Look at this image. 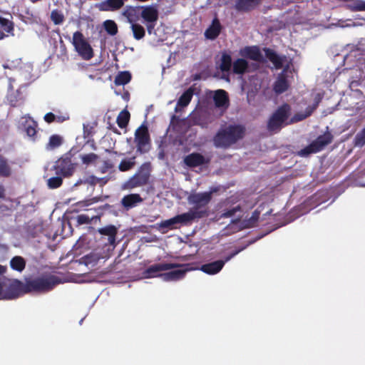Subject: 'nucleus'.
<instances>
[{
	"label": "nucleus",
	"instance_id": "55",
	"mask_svg": "<svg viewBox=\"0 0 365 365\" xmlns=\"http://www.w3.org/2000/svg\"><path fill=\"white\" fill-rule=\"evenodd\" d=\"M156 22H146V28L149 34H151L155 29Z\"/></svg>",
	"mask_w": 365,
	"mask_h": 365
},
{
	"label": "nucleus",
	"instance_id": "10",
	"mask_svg": "<svg viewBox=\"0 0 365 365\" xmlns=\"http://www.w3.org/2000/svg\"><path fill=\"white\" fill-rule=\"evenodd\" d=\"M202 217V212L191 210L190 209L187 212L178 215L173 218L162 222L161 227L171 228L175 224L187 225L196 219H201Z\"/></svg>",
	"mask_w": 365,
	"mask_h": 365
},
{
	"label": "nucleus",
	"instance_id": "48",
	"mask_svg": "<svg viewBox=\"0 0 365 365\" xmlns=\"http://www.w3.org/2000/svg\"><path fill=\"white\" fill-rule=\"evenodd\" d=\"M36 127H37V124H36V123L35 121H33L31 123V124L27 125L26 127V134L29 137L35 136L36 134Z\"/></svg>",
	"mask_w": 365,
	"mask_h": 365
},
{
	"label": "nucleus",
	"instance_id": "57",
	"mask_svg": "<svg viewBox=\"0 0 365 365\" xmlns=\"http://www.w3.org/2000/svg\"><path fill=\"white\" fill-rule=\"evenodd\" d=\"M5 187L4 185H0V199H4L5 197Z\"/></svg>",
	"mask_w": 365,
	"mask_h": 365
},
{
	"label": "nucleus",
	"instance_id": "18",
	"mask_svg": "<svg viewBox=\"0 0 365 365\" xmlns=\"http://www.w3.org/2000/svg\"><path fill=\"white\" fill-rule=\"evenodd\" d=\"M118 227L113 225H106L103 227L99 228L98 232L101 235L108 237V244L112 246L115 245L116 236L118 234Z\"/></svg>",
	"mask_w": 365,
	"mask_h": 365
},
{
	"label": "nucleus",
	"instance_id": "33",
	"mask_svg": "<svg viewBox=\"0 0 365 365\" xmlns=\"http://www.w3.org/2000/svg\"><path fill=\"white\" fill-rule=\"evenodd\" d=\"M319 102V99L316 101V103L312 106H309L307 108L304 113H298L296 114L293 118L292 119V122H298L303 120L304 119L307 118V117L310 116L313 111L317 108L318 106V103Z\"/></svg>",
	"mask_w": 365,
	"mask_h": 365
},
{
	"label": "nucleus",
	"instance_id": "31",
	"mask_svg": "<svg viewBox=\"0 0 365 365\" xmlns=\"http://www.w3.org/2000/svg\"><path fill=\"white\" fill-rule=\"evenodd\" d=\"M248 68V63L243 58H238L233 63L232 71L235 74H243Z\"/></svg>",
	"mask_w": 365,
	"mask_h": 365
},
{
	"label": "nucleus",
	"instance_id": "9",
	"mask_svg": "<svg viewBox=\"0 0 365 365\" xmlns=\"http://www.w3.org/2000/svg\"><path fill=\"white\" fill-rule=\"evenodd\" d=\"M173 264H176L174 269L177 268V269H173L169 271L168 272L160 274V277L163 279V280L165 282L170 281H178L182 279L185 277L186 273L189 271H192L197 269L198 267L196 266L195 263H188V264H178V263H172Z\"/></svg>",
	"mask_w": 365,
	"mask_h": 365
},
{
	"label": "nucleus",
	"instance_id": "7",
	"mask_svg": "<svg viewBox=\"0 0 365 365\" xmlns=\"http://www.w3.org/2000/svg\"><path fill=\"white\" fill-rule=\"evenodd\" d=\"M150 176V163H143L138 171L125 182L127 189H133L146 185Z\"/></svg>",
	"mask_w": 365,
	"mask_h": 365
},
{
	"label": "nucleus",
	"instance_id": "46",
	"mask_svg": "<svg viewBox=\"0 0 365 365\" xmlns=\"http://www.w3.org/2000/svg\"><path fill=\"white\" fill-rule=\"evenodd\" d=\"M318 152V150L312 142L309 145L299 151V155L302 157H307L310 154L317 153Z\"/></svg>",
	"mask_w": 365,
	"mask_h": 365
},
{
	"label": "nucleus",
	"instance_id": "28",
	"mask_svg": "<svg viewBox=\"0 0 365 365\" xmlns=\"http://www.w3.org/2000/svg\"><path fill=\"white\" fill-rule=\"evenodd\" d=\"M289 88L288 81L284 74H280L277 77L274 84V91L276 93L281 94L285 92Z\"/></svg>",
	"mask_w": 365,
	"mask_h": 365
},
{
	"label": "nucleus",
	"instance_id": "49",
	"mask_svg": "<svg viewBox=\"0 0 365 365\" xmlns=\"http://www.w3.org/2000/svg\"><path fill=\"white\" fill-rule=\"evenodd\" d=\"M355 143L356 145L360 146H362L365 144V128L356 135Z\"/></svg>",
	"mask_w": 365,
	"mask_h": 365
},
{
	"label": "nucleus",
	"instance_id": "29",
	"mask_svg": "<svg viewBox=\"0 0 365 365\" xmlns=\"http://www.w3.org/2000/svg\"><path fill=\"white\" fill-rule=\"evenodd\" d=\"M245 56L251 60L256 61H262V55L257 46L247 47L245 49Z\"/></svg>",
	"mask_w": 365,
	"mask_h": 365
},
{
	"label": "nucleus",
	"instance_id": "30",
	"mask_svg": "<svg viewBox=\"0 0 365 365\" xmlns=\"http://www.w3.org/2000/svg\"><path fill=\"white\" fill-rule=\"evenodd\" d=\"M26 260L21 256H15L10 261V267L12 269L21 272L26 267Z\"/></svg>",
	"mask_w": 365,
	"mask_h": 365
},
{
	"label": "nucleus",
	"instance_id": "13",
	"mask_svg": "<svg viewBox=\"0 0 365 365\" xmlns=\"http://www.w3.org/2000/svg\"><path fill=\"white\" fill-rule=\"evenodd\" d=\"M223 29V26L220 23L217 14H215L211 24L205 31L204 36L208 40H215L220 34Z\"/></svg>",
	"mask_w": 365,
	"mask_h": 365
},
{
	"label": "nucleus",
	"instance_id": "37",
	"mask_svg": "<svg viewBox=\"0 0 365 365\" xmlns=\"http://www.w3.org/2000/svg\"><path fill=\"white\" fill-rule=\"evenodd\" d=\"M11 173V170L8 164L7 160L0 155V176L9 177Z\"/></svg>",
	"mask_w": 365,
	"mask_h": 365
},
{
	"label": "nucleus",
	"instance_id": "43",
	"mask_svg": "<svg viewBox=\"0 0 365 365\" xmlns=\"http://www.w3.org/2000/svg\"><path fill=\"white\" fill-rule=\"evenodd\" d=\"M98 158L99 156L94 153H90L81 155L82 163L86 165L96 163Z\"/></svg>",
	"mask_w": 365,
	"mask_h": 365
},
{
	"label": "nucleus",
	"instance_id": "17",
	"mask_svg": "<svg viewBox=\"0 0 365 365\" xmlns=\"http://www.w3.org/2000/svg\"><path fill=\"white\" fill-rule=\"evenodd\" d=\"M128 0H104L101 1L98 8L102 11H114L121 9Z\"/></svg>",
	"mask_w": 365,
	"mask_h": 365
},
{
	"label": "nucleus",
	"instance_id": "3",
	"mask_svg": "<svg viewBox=\"0 0 365 365\" xmlns=\"http://www.w3.org/2000/svg\"><path fill=\"white\" fill-rule=\"evenodd\" d=\"M217 191L218 187H211L210 190L208 192L190 195L187 197V200L190 205H193V207L190 208V210L202 212L203 217L208 216L209 211L207 206L212 200V194Z\"/></svg>",
	"mask_w": 365,
	"mask_h": 365
},
{
	"label": "nucleus",
	"instance_id": "32",
	"mask_svg": "<svg viewBox=\"0 0 365 365\" xmlns=\"http://www.w3.org/2000/svg\"><path fill=\"white\" fill-rule=\"evenodd\" d=\"M132 76L129 71H120L115 78L114 83L116 86H124L131 80Z\"/></svg>",
	"mask_w": 365,
	"mask_h": 365
},
{
	"label": "nucleus",
	"instance_id": "50",
	"mask_svg": "<svg viewBox=\"0 0 365 365\" xmlns=\"http://www.w3.org/2000/svg\"><path fill=\"white\" fill-rule=\"evenodd\" d=\"M241 210V207L240 205H237L235 207H232L231 209H228L224 211V212L222 214V217H230L233 216L237 212Z\"/></svg>",
	"mask_w": 365,
	"mask_h": 365
},
{
	"label": "nucleus",
	"instance_id": "52",
	"mask_svg": "<svg viewBox=\"0 0 365 365\" xmlns=\"http://www.w3.org/2000/svg\"><path fill=\"white\" fill-rule=\"evenodd\" d=\"M242 250H243V248L237 250L232 252V253H230L229 255L226 256L224 259H220V261L224 262V265H225L226 262H229L232 258H233L235 255H237Z\"/></svg>",
	"mask_w": 365,
	"mask_h": 365
},
{
	"label": "nucleus",
	"instance_id": "40",
	"mask_svg": "<svg viewBox=\"0 0 365 365\" xmlns=\"http://www.w3.org/2000/svg\"><path fill=\"white\" fill-rule=\"evenodd\" d=\"M346 7L354 12L365 11V1L354 0L353 3L348 4Z\"/></svg>",
	"mask_w": 365,
	"mask_h": 365
},
{
	"label": "nucleus",
	"instance_id": "42",
	"mask_svg": "<svg viewBox=\"0 0 365 365\" xmlns=\"http://www.w3.org/2000/svg\"><path fill=\"white\" fill-rule=\"evenodd\" d=\"M51 19L55 25H60L63 24L65 20L63 13L58 10L54 9L51 13Z\"/></svg>",
	"mask_w": 365,
	"mask_h": 365
},
{
	"label": "nucleus",
	"instance_id": "26",
	"mask_svg": "<svg viewBox=\"0 0 365 365\" xmlns=\"http://www.w3.org/2000/svg\"><path fill=\"white\" fill-rule=\"evenodd\" d=\"M333 140V135L331 133L327 132L323 135H321L317 138L316 140L312 141L314 146L317 148L318 151L322 150L325 146L330 144Z\"/></svg>",
	"mask_w": 365,
	"mask_h": 365
},
{
	"label": "nucleus",
	"instance_id": "51",
	"mask_svg": "<svg viewBox=\"0 0 365 365\" xmlns=\"http://www.w3.org/2000/svg\"><path fill=\"white\" fill-rule=\"evenodd\" d=\"M113 168V164L110 160H104L102 166L99 168V171L101 173L104 174L107 173L109 170L112 169Z\"/></svg>",
	"mask_w": 365,
	"mask_h": 365
},
{
	"label": "nucleus",
	"instance_id": "45",
	"mask_svg": "<svg viewBox=\"0 0 365 365\" xmlns=\"http://www.w3.org/2000/svg\"><path fill=\"white\" fill-rule=\"evenodd\" d=\"M135 164V157H133L130 160H123L119 164L118 168L120 171L125 172L132 169Z\"/></svg>",
	"mask_w": 365,
	"mask_h": 365
},
{
	"label": "nucleus",
	"instance_id": "14",
	"mask_svg": "<svg viewBox=\"0 0 365 365\" xmlns=\"http://www.w3.org/2000/svg\"><path fill=\"white\" fill-rule=\"evenodd\" d=\"M175 267H177L176 264L168 263L155 264L148 267L144 271L143 274L145 278L160 277V274H158L160 272L173 269Z\"/></svg>",
	"mask_w": 365,
	"mask_h": 365
},
{
	"label": "nucleus",
	"instance_id": "58",
	"mask_svg": "<svg viewBox=\"0 0 365 365\" xmlns=\"http://www.w3.org/2000/svg\"><path fill=\"white\" fill-rule=\"evenodd\" d=\"M68 119V117L65 116H56V119L55 121H57L58 123H63L66 120Z\"/></svg>",
	"mask_w": 365,
	"mask_h": 365
},
{
	"label": "nucleus",
	"instance_id": "54",
	"mask_svg": "<svg viewBox=\"0 0 365 365\" xmlns=\"http://www.w3.org/2000/svg\"><path fill=\"white\" fill-rule=\"evenodd\" d=\"M109 180L110 178L107 176L103 178H97L96 182L103 187L109 181Z\"/></svg>",
	"mask_w": 365,
	"mask_h": 365
},
{
	"label": "nucleus",
	"instance_id": "41",
	"mask_svg": "<svg viewBox=\"0 0 365 365\" xmlns=\"http://www.w3.org/2000/svg\"><path fill=\"white\" fill-rule=\"evenodd\" d=\"M102 200H103V198L101 196L93 197L92 198L77 202L76 205V207L79 209H83L84 207L91 205L96 203L99 201H101Z\"/></svg>",
	"mask_w": 365,
	"mask_h": 365
},
{
	"label": "nucleus",
	"instance_id": "11",
	"mask_svg": "<svg viewBox=\"0 0 365 365\" xmlns=\"http://www.w3.org/2000/svg\"><path fill=\"white\" fill-rule=\"evenodd\" d=\"M135 141L137 144V151L145 153L150 150V135L148 127L142 124L135 132Z\"/></svg>",
	"mask_w": 365,
	"mask_h": 365
},
{
	"label": "nucleus",
	"instance_id": "15",
	"mask_svg": "<svg viewBox=\"0 0 365 365\" xmlns=\"http://www.w3.org/2000/svg\"><path fill=\"white\" fill-rule=\"evenodd\" d=\"M140 8V16L145 22H157L159 14L155 5L142 6Z\"/></svg>",
	"mask_w": 365,
	"mask_h": 365
},
{
	"label": "nucleus",
	"instance_id": "39",
	"mask_svg": "<svg viewBox=\"0 0 365 365\" xmlns=\"http://www.w3.org/2000/svg\"><path fill=\"white\" fill-rule=\"evenodd\" d=\"M103 27L106 31L110 36H115L117 34L118 26L116 23L113 20H106L103 22Z\"/></svg>",
	"mask_w": 365,
	"mask_h": 365
},
{
	"label": "nucleus",
	"instance_id": "4",
	"mask_svg": "<svg viewBox=\"0 0 365 365\" xmlns=\"http://www.w3.org/2000/svg\"><path fill=\"white\" fill-rule=\"evenodd\" d=\"M77 168V163L72 161L71 152L66 153L59 158L53 165L52 170L56 175H61L65 178L73 176Z\"/></svg>",
	"mask_w": 365,
	"mask_h": 365
},
{
	"label": "nucleus",
	"instance_id": "23",
	"mask_svg": "<svg viewBox=\"0 0 365 365\" xmlns=\"http://www.w3.org/2000/svg\"><path fill=\"white\" fill-rule=\"evenodd\" d=\"M140 6H126L123 12V15L127 19L130 24L137 23L140 16Z\"/></svg>",
	"mask_w": 365,
	"mask_h": 365
},
{
	"label": "nucleus",
	"instance_id": "8",
	"mask_svg": "<svg viewBox=\"0 0 365 365\" xmlns=\"http://www.w3.org/2000/svg\"><path fill=\"white\" fill-rule=\"evenodd\" d=\"M72 44L83 59L88 61L93 57V50L81 31L73 33Z\"/></svg>",
	"mask_w": 365,
	"mask_h": 365
},
{
	"label": "nucleus",
	"instance_id": "22",
	"mask_svg": "<svg viewBox=\"0 0 365 365\" xmlns=\"http://www.w3.org/2000/svg\"><path fill=\"white\" fill-rule=\"evenodd\" d=\"M215 105L217 108H227L230 105L227 93L222 89L217 90L213 96Z\"/></svg>",
	"mask_w": 365,
	"mask_h": 365
},
{
	"label": "nucleus",
	"instance_id": "6",
	"mask_svg": "<svg viewBox=\"0 0 365 365\" xmlns=\"http://www.w3.org/2000/svg\"><path fill=\"white\" fill-rule=\"evenodd\" d=\"M26 293H28L26 288V282L24 283L16 279L11 282L4 290V282L2 277H0V299H13Z\"/></svg>",
	"mask_w": 365,
	"mask_h": 365
},
{
	"label": "nucleus",
	"instance_id": "16",
	"mask_svg": "<svg viewBox=\"0 0 365 365\" xmlns=\"http://www.w3.org/2000/svg\"><path fill=\"white\" fill-rule=\"evenodd\" d=\"M183 161L189 168H196L209 163V160H205V157L199 153H192L186 155Z\"/></svg>",
	"mask_w": 365,
	"mask_h": 365
},
{
	"label": "nucleus",
	"instance_id": "34",
	"mask_svg": "<svg viewBox=\"0 0 365 365\" xmlns=\"http://www.w3.org/2000/svg\"><path fill=\"white\" fill-rule=\"evenodd\" d=\"M130 113L127 110H122L117 117V124L120 128H125L130 120Z\"/></svg>",
	"mask_w": 365,
	"mask_h": 365
},
{
	"label": "nucleus",
	"instance_id": "12",
	"mask_svg": "<svg viewBox=\"0 0 365 365\" xmlns=\"http://www.w3.org/2000/svg\"><path fill=\"white\" fill-rule=\"evenodd\" d=\"M110 207V205L105 204L93 209H88V211L93 210L96 212V215H92L91 217L86 214L78 215L76 217V222L78 225H81L91 224L93 220H100L101 217L103 215L104 211L109 209Z\"/></svg>",
	"mask_w": 365,
	"mask_h": 365
},
{
	"label": "nucleus",
	"instance_id": "2",
	"mask_svg": "<svg viewBox=\"0 0 365 365\" xmlns=\"http://www.w3.org/2000/svg\"><path fill=\"white\" fill-rule=\"evenodd\" d=\"M61 282V279L51 273H43L33 279H26L27 292L46 293Z\"/></svg>",
	"mask_w": 365,
	"mask_h": 365
},
{
	"label": "nucleus",
	"instance_id": "44",
	"mask_svg": "<svg viewBox=\"0 0 365 365\" xmlns=\"http://www.w3.org/2000/svg\"><path fill=\"white\" fill-rule=\"evenodd\" d=\"M63 143V138L58 135H52L49 138V141L47 148L49 149H54L59 147Z\"/></svg>",
	"mask_w": 365,
	"mask_h": 365
},
{
	"label": "nucleus",
	"instance_id": "56",
	"mask_svg": "<svg viewBox=\"0 0 365 365\" xmlns=\"http://www.w3.org/2000/svg\"><path fill=\"white\" fill-rule=\"evenodd\" d=\"M92 128H88V126L83 125V136L84 138H88L91 135Z\"/></svg>",
	"mask_w": 365,
	"mask_h": 365
},
{
	"label": "nucleus",
	"instance_id": "19",
	"mask_svg": "<svg viewBox=\"0 0 365 365\" xmlns=\"http://www.w3.org/2000/svg\"><path fill=\"white\" fill-rule=\"evenodd\" d=\"M14 22L0 16V40L9 36V34L14 35Z\"/></svg>",
	"mask_w": 365,
	"mask_h": 365
},
{
	"label": "nucleus",
	"instance_id": "53",
	"mask_svg": "<svg viewBox=\"0 0 365 365\" xmlns=\"http://www.w3.org/2000/svg\"><path fill=\"white\" fill-rule=\"evenodd\" d=\"M43 119L46 123H51L56 120V116L53 113L49 112L44 115Z\"/></svg>",
	"mask_w": 365,
	"mask_h": 365
},
{
	"label": "nucleus",
	"instance_id": "38",
	"mask_svg": "<svg viewBox=\"0 0 365 365\" xmlns=\"http://www.w3.org/2000/svg\"><path fill=\"white\" fill-rule=\"evenodd\" d=\"M63 178H64L61 175H56V176L51 177L47 180V186L50 189L58 188L62 185Z\"/></svg>",
	"mask_w": 365,
	"mask_h": 365
},
{
	"label": "nucleus",
	"instance_id": "59",
	"mask_svg": "<svg viewBox=\"0 0 365 365\" xmlns=\"http://www.w3.org/2000/svg\"><path fill=\"white\" fill-rule=\"evenodd\" d=\"M258 215H259V213H257L256 212H255L252 215V218L257 219L258 217Z\"/></svg>",
	"mask_w": 365,
	"mask_h": 365
},
{
	"label": "nucleus",
	"instance_id": "24",
	"mask_svg": "<svg viewBox=\"0 0 365 365\" xmlns=\"http://www.w3.org/2000/svg\"><path fill=\"white\" fill-rule=\"evenodd\" d=\"M143 202V198L139 194H129L125 195L121 200V204L127 210L135 207L138 203Z\"/></svg>",
	"mask_w": 365,
	"mask_h": 365
},
{
	"label": "nucleus",
	"instance_id": "36",
	"mask_svg": "<svg viewBox=\"0 0 365 365\" xmlns=\"http://www.w3.org/2000/svg\"><path fill=\"white\" fill-rule=\"evenodd\" d=\"M232 67V58L230 54L223 53L221 57L220 68L222 72H228Z\"/></svg>",
	"mask_w": 365,
	"mask_h": 365
},
{
	"label": "nucleus",
	"instance_id": "5",
	"mask_svg": "<svg viewBox=\"0 0 365 365\" xmlns=\"http://www.w3.org/2000/svg\"><path fill=\"white\" fill-rule=\"evenodd\" d=\"M291 110V106L288 103H284L279 106L268 120V130L270 131L279 130L284 122L289 118Z\"/></svg>",
	"mask_w": 365,
	"mask_h": 365
},
{
	"label": "nucleus",
	"instance_id": "27",
	"mask_svg": "<svg viewBox=\"0 0 365 365\" xmlns=\"http://www.w3.org/2000/svg\"><path fill=\"white\" fill-rule=\"evenodd\" d=\"M264 54L274 66L277 69H279L283 66V58L279 56L274 50L269 48H264Z\"/></svg>",
	"mask_w": 365,
	"mask_h": 365
},
{
	"label": "nucleus",
	"instance_id": "21",
	"mask_svg": "<svg viewBox=\"0 0 365 365\" xmlns=\"http://www.w3.org/2000/svg\"><path fill=\"white\" fill-rule=\"evenodd\" d=\"M224 267V262L217 260L202 264L199 269L205 274L214 275L219 273Z\"/></svg>",
	"mask_w": 365,
	"mask_h": 365
},
{
	"label": "nucleus",
	"instance_id": "60",
	"mask_svg": "<svg viewBox=\"0 0 365 365\" xmlns=\"http://www.w3.org/2000/svg\"><path fill=\"white\" fill-rule=\"evenodd\" d=\"M74 211L78 212V209H74Z\"/></svg>",
	"mask_w": 365,
	"mask_h": 365
},
{
	"label": "nucleus",
	"instance_id": "35",
	"mask_svg": "<svg viewBox=\"0 0 365 365\" xmlns=\"http://www.w3.org/2000/svg\"><path fill=\"white\" fill-rule=\"evenodd\" d=\"M130 28L135 39L140 40L145 36V30L140 24L138 23L131 24Z\"/></svg>",
	"mask_w": 365,
	"mask_h": 365
},
{
	"label": "nucleus",
	"instance_id": "47",
	"mask_svg": "<svg viewBox=\"0 0 365 365\" xmlns=\"http://www.w3.org/2000/svg\"><path fill=\"white\" fill-rule=\"evenodd\" d=\"M96 180H97V177L92 175H89L88 177L86 178L84 180H80L77 181V182L75 184V185H78L84 183V184H88L91 186H95L96 185H97Z\"/></svg>",
	"mask_w": 365,
	"mask_h": 365
},
{
	"label": "nucleus",
	"instance_id": "20",
	"mask_svg": "<svg viewBox=\"0 0 365 365\" xmlns=\"http://www.w3.org/2000/svg\"><path fill=\"white\" fill-rule=\"evenodd\" d=\"M259 3V0H235L234 7L239 12H249Z\"/></svg>",
	"mask_w": 365,
	"mask_h": 365
},
{
	"label": "nucleus",
	"instance_id": "25",
	"mask_svg": "<svg viewBox=\"0 0 365 365\" xmlns=\"http://www.w3.org/2000/svg\"><path fill=\"white\" fill-rule=\"evenodd\" d=\"M193 94L194 89L192 87L187 89L179 98L175 108V111L177 113L181 108L187 106L192 100Z\"/></svg>",
	"mask_w": 365,
	"mask_h": 365
},
{
	"label": "nucleus",
	"instance_id": "1",
	"mask_svg": "<svg viewBox=\"0 0 365 365\" xmlns=\"http://www.w3.org/2000/svg\"><path fill=\"white\" fill-rule=\"evenodd\" d=\"M245 128L241 125H229L218 130L213 138L214 145L217 148L227 149L238 140L243 138Z\"/></svg>",
	"mask_w": 365,
	"mask_h": 365
}]
</instances>
